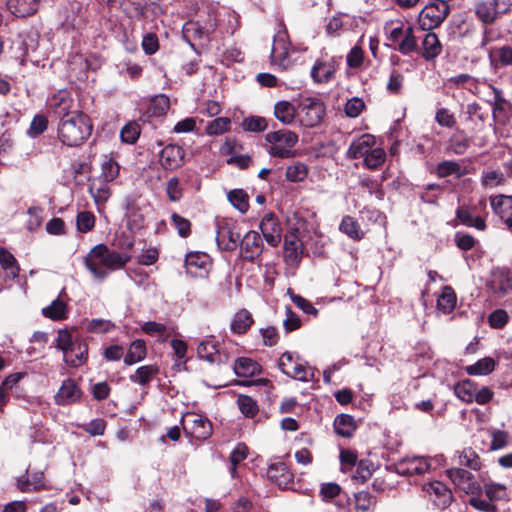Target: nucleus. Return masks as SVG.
Masks as SVG:
<instances>
[{
    "label": "nucleus",
    "mask_w": 512,
    "mask_h": 512,
    "mask_svg": "<svg viewBox=\"0 0 512 512\" xmlns=\"http://www.w3.org/2000/svg\"><path fill=\"white\" fill-rule=\"evenodd\" d=\"M115 241L121 251L111 250L105 244H97L85 256V267L96 279L104 280L109 272L124 268L131 260L130 252L134 246L132 239L122 233Z\"/></svg>",
    "instance_id": "f257e3e1"
},
{
    "label": "nucleus",
    "mask_w": 512,
    "mask_h": 512,
    "mask_svg": "<svg viewBox=\"0 0 512 512\" xmlns=\"http://www.w3.org/2000/svg\"><path fill=\"white\" fill-rule=\"evenodd\" d=\"M90 118L81 111H74L67 118L59 120L57 137L69 147H76L83 144L92 133Z\"/></svg>",
    "instance_id": "f03ea898"
},
{
    "label": "nucleus",
    "mask_w": 512,
    "mask_h": 512,
    "mask_svg": "<svg viewBox=\"0 0 512 512\" xmlns=\"http://www.w3.org/2000/svg\"><path fill=\"white\" fill-rule=\"evenodd\" d=\"M269 142V154L278 158H289L294 156L292 147L298 142V135L290 130L282 129L266 134Z\"/></svg>",
    "instance_id": "7ed1b4c3"
},
{
    "label": "nucleus",
    "mask_w": 512,
    "mask_h": 512,
    "mask_svg": "<svg viewBox=\"0 0 512 512\" xmlns=\"http://www.w3.org/2000/svg\"><path fill=\"white\" fill-rule=\"evenodd\" d=\"M474 13L477 19L485 25L481 40V47L483 48L495 39L494 31L491 27H488V25L493 24L502 14L496 8L492 0L477 1L474 4Z\"/></svg>",
    "instance_id": "20e7f679"
},
{
    "label": "nucleus",
    "mask_w": 512,
    "mask_h": 512,
    "mask_svg": "<svg viewBox=\"0 0 512 512\" xmlns=\"http://www.w3.org/2000/svg\"><path fill=\"white\" fill-rule=\"evenodd\" d=\"M278 367L287 376L303 382L313 379L314 371L308 367L299 357H294L291 352H284L278 361Z\"/></svg>",
    "instance_id": "39448f33"
},
{
    "label": "nucleus",
    "mask_w": 512,
    "mask_h": 512,
    "mask_svg": "<svg viewBox=\"0 0 512 512\" xmlns=\"http://www.w3.org/2000/svg\"><path fill=\"white\" fill-rule=\"evenodd\" d=\"M449 5L437 2L427 4L419 13L418 23L423 31L438 27L449 13Z\"/></svg>",
    "instance_id": "423d86ee"
},
{
    "label": "nucleus",
    "mask_w": 512,
    "mask_h": 512,
    "mask_svg": "<svg viewBox=\"0 0 512 512\" xmlns=\"http://www.w3.org/2000/svg\"><path fill=\"white\" fill-rule=\"evenodd\" d=\"M184 431L197 440L208 439L213 432L212 424L208 418L195 413H187L181 419Z\"/></svg>",
    "instance_id": "0eeeda50"
},
{
    "label": "nucleus",
    "mask_w": 512,
    "mask_h": 512,
    "mask_svg": "<svg viewBox=\"0 0 512 512\" xmlns=\"http://www.w3.org/2000/svg\"><path fill=\"white\" fill-rule=\"evenodd\" d=\"M301 122L306 127H315L321 123L325 114L324 104L316 98H306L301 102Z\"/></svg>",
    "instance_id": "6e6552de"
},
{
    "label": "nucleus",
    "mask_w": 512,
    "mask_h": 512,
    "mask_svg": "<svg viewBox=\"0 0 512 512\" xmlns=\"http://www.w3.org/2000/svg\"><path fill=\"white\" fill-rule=\"evenodd\" d=\"M48 108L54 113L55 116H57L60 119L67 118L74 111H77L76 109H73L74 107V100L72 98V95L67 90H59L58 92L54 93L47 102Z\"/></svg>",
    "instance_id": "1a4fd4ad"
},
{
    "label": "nucleus",
    "mask_w": 512,
    "mask_h": 512,
    "mask_svg": "<svg viewBox=\"0 0 512 512\" xmlns=\"http://www.w3.org/2000/svg\"><path fill=\"white\" fill-rule=\"evenodd\" d=\"M489 202L494 215L512 233V196L502 194L490 196Z\"/></svg>",
    "instance_id": "9d476101"
},
{
    "label": "nucleus",
    "mask_w": 512,
    "mask_h": 512,
    "mask_svg": "<svg viewBox=\"0 0 512 512\" xmlns=\"http://www.w3.org/2000/svg\"><path fill=\"white\" fill-rule=\"evenodd\" d=\"M260 230L270 246L276 247L280 243L282 227L274 213H267L263 216L260 222Z\"/></svg>",
    "instance_id": "9b49d317"
},
{
    "label": "nucleus",
    "mask_w": 512,
    "mask_h": 512,
    "mask_svg": "<svg viewBox=\"0 0 512 512\" xmlns=\"http://www.w3.org/2000/svg\"><path fill=\"white\" fill-rule=\"evenodd\" d=\"M447 475L454 485L466 494H476L481 490L480 485L474 480V476L467 470L451 468L447 470Z\"/></svg>",
    "instance_id": "f8f14e48"
},
{
    "label": "nucleus",
    "mask_w": 512,
    "mask_h": 512,
    "mask_svg": "<svg viewBox=\"0 0 512 512\" xmlns=\"http://www.w3.org/2000/svg\"><path fill=\"white\" fill-rule=\"evenodd\" d=\"M284 260L290 266H297L303 257L304 249L296 233L290 232L284 236Z\"/></svg>",
    "instance_id": "ddd939ff"
},
{
    "label": "nucleus",
    "mask_w": 512,
    "mask_h": 512,
    "mask_svg": "<svg viewBox=\"0 0 512 512\" xmlns=\"http://www.w3.org/2000/svg\"><path fill=\"white\" fill-rule=\"evenodd\" d=\"M82 391L72 379H66L62 382L59 390L54 396L57 405L66 406L80 401Z\"/></svg>",
    "instance_id": "4468645a"
},
{
    "label": "nucleus",
    "mask_w": 512,
    "mask_h": 512,
    "mask_svg": "<svg viewBox=\"0 0 512 512\" xmlns=\"http://www.w3.org/2000/svg\"><path fill=\"white\" fill-rule=\"evenodd\" d=\"M184 156L182 147L170 144L161 150L159 162L166 170H176L184 164Z\"/></svg>",
    "instance_id": "2eb2a0df"
},
{
    "label": "nucleus",
    "mask_w": 512,
    "mask_h": 512,
    "mask_svg": "<svg viewBox=\"0 0 512 512\" xmlns=\"http://www.w3.org/2000/svg\"><path fill=\"white\" fill-rule=\"evenodd\" d=\"M423 490L439 508H446L452 501L451 491L440 481H433L425 484Z\"/></svg>",
    "instance_id": "dca6fc26"
},
{
    "label": "nucleus",
    "mask_w": 512,
    "mask_h": 512,
    "mask_svg": "<svg viewBox=\"0 0 512 512\" xmlns=\"http://www.w3.org/2000/svg\"><path fill=\"white\" fill-rule=\"evenodd\" d=\"M263 250L262 239L258 232H247L241 241V255L244 259L253 261L259 257Z\"/></svg>",
    "instance_id": "f3484780"
},
{
    "label": "nucleus",
    "mask_w": 512,
    "mask_h": 512,
    "mask_svg": "<svg viewBox=\"0 0 512 512\" xmlns=\"http://www.w3.org/2000/svg\"><path fill=\"white\" fill-rule=\"evenodd\" d=\"M290 44L285 33H278L274 37L271 59L274 64L280 67H287L289 64Z\"/></svg>",
    "instance_id": "a211bd4d"
},
{
    "label": "nucleus",
    "mask_w": 512,
    "mask_h": 512,
    "mask_svg": "<svg viewBox=\"0 0 512 512\" xmlns=\"http://www.w3.org/2000/svg\"><path fill=\"white\" fill-rule=\"evenodd\" d=\"M267 477L282 489L288 488L293 483V474L284 462L271 463L267 469Z\"/></svg>",
    "instance_id": "6ab92c4d"
},
{
    "label": "nucleus",
    "mask_w": 512,
    "mask_h": 512,
    "mask_svg": "<svg viewBox=\"0 0 512 512\" xmlns=\"http://www.w3.org/2000/svg\"><path fill=\"white\" fill-rule=\"evenodd\" d=\"M240 234L234 231V227L228 222L218 225L216 240L220 248L226 251H233L237 248Z\"/></svg>",
    "instance_id": "aec40b11"
},
{
    "label": "nucleus",
    "mask_w": 512,
    "mask_h": 512,
    "mask_svg": "<svg viewBox=\"0 0 512 512\" xmlns=\"http://www.w3.org/2000/svg\"><path fill=\"white\" fill-rule=\"evenodd\" d=\"M375 145L376 138L373 135L363 134L350 144L347 157L350 159L365 158Z\"/></svg>",
    "instance_id": "412c9836"
},
{
    "label": "nucleus",
    "mask_w": 512,
    "mask_h": 512,
    "mask_svg": "<svg viewBox=\"0 0 512 512\" xmlns=\"http://www.w3.org/2000/svg\"><path fill=\"white\" fill-rule=\"evenodd\" d=\"M87 357L88 345L81 341H76V343L63 354L64 362L74 368L80 367L86 363Z\"/></svg>",
    "instance_id": "4be33fe9"
},
{
    "label": "nucleus",
    "mask_w": 512,
    "mask_h": 512,
    "mask_svg": "<svg viewBox=\"0 0 512 512\" xmlns=\"http://www.w3.org/2000/svg\"><path fill=\"white\" fill-rule=\"evenodd\" d=\"M198 356L210 363L223 362V356L219 351L218 342L214 338H208L200 342L197 348Z\"/></svg>",
    "instance_id": "5701e85b"
},
{
    "label": "nucleus",
    "mask_w": 512,
    "mask_h": 512,
    "mask_svg": "<svg viewBox=\"0 0 512 512\" xmlns=\"http://www.w3.org/2000/svg\"><path fill=\"white\" fill-rule=\"evenodd\" d=\"M39 7V0H8L7 8L16 17L33 15Z\"/></svg>",
    "instance_id": "b1692460"
},
{
    "label": "nucleus",
    "mask_w": 512,
    "mask_h": 512,
    "mask_svg": "<svg viewBox=\"0 0 512 512\" xmlns=\"http://www.w3.org/2000/svg\"><path fill=\"white\" fill-rule=\"evenodd\" d=\"M442 52V45L438 36L433 32L426 33L422 40L421 55L427 60L431 61L438 57Z\"/></svg>",
    "instance_id": "393cba45"
},
{
    "label": "nucleus",
    "mask_w": 512,
    "mask_h": 512,
    "mask_svg": "<svg viewBox=\"0 0 512 512\" xmlns=\"http://www.w3.org/2000/svg\"><path fill=\"white\" fill-rule=\"evenodd\" d=\"M335 72L332 62L316 61L311 69V77L318 84L327 83L334 78Z\"/></svg>",
    "instance_id": "a878e982"
},
{
    "label": "nucleus",
    "mask_w": 512,
    "mask_h": 512,
    "mask_svg": "<svg viewBox=\"0 0 512 512\" xmlns=\"http://www.w3.org/2000/svg\"><path fill=\"white\" fill-rule=\"evenodd\" d=\"M449 89L464 88L473 94H478V81L469 74H459L448 78L445 82Z\"/></svg>",
    "instance_id": "bb28decb"
},
{
    "label": "nucleus",
    "mask_w": 512,
    "mask_h": 512,
    "mask_svg": "<svg viewBox=\"0 0 512 512\" xmlns=\"http://www.w3.org/2000/svg\"><path fill=\"white\" fill-rule=\"evenodd\" d=\"M333 426L335 432L339 436L350 438L356 431L358 423L353 416L349 414H340L334 419Z\"/></svg>",
    "instance_id": "cd10ccee"
},
{
    "label": "nucleus",
    "mask_w": 512,
    "mask_h": 512,
    "mask_svg": "<svg viewBox=\"0 0 512 512\" xmlns=\"http://www.w3.org/2000/svg\"><path fill=\"white\" fill-rule=\"evenodd\" d=\"M158 373L159 367L156 364L143 365L129 376V380L141 386H148Z\"/></svg>",
    "instance_id": "c85d7f7f"
},
{
    "label": "nucleus",
    "mask_w": 512,
    "mask_h": 512,
    "mask_svg": "<svg viewBox=\"0 0 512 512\" xmlns=\"http://www.w3.org/2000/svg\"><path fill=\"white\" fill-rule=\"evenodd\" d=\"M253 323L252 314L247 309H240L234 314L230 328L233 333L240 335L246 333Z\"/></svg>",
    "instance_id": "c756f323"
},
{
    "label": "nucleus",
    "mask_w": 512,
    "mask_h": 512,
    "mask_svg": "<svg viewBox=\"0 0 512 512\" xmlns=\"http://www.w3.org/2000/svg\"><path fill=\"white\" fill-rule=\"evenodd\" d=\"M457 297L451 286H444L437 298V309L443 314L451 313L456 306Z\"/></svg>",
    "instance_id": "7c9ffc66"
},
{
    "label": "nucleus",
    "mask_w": 512,
    "mask_h": 512,
    "mask_svg": "<svg viewBox=\"0 0 512 512\" xmlns=\"http://www.w3.org/2000/svg\"><path fill=\"white\" fill-rule=\"evenodd\" d=\"M147 354L146 344L143 340L137 339L133 341L124 356V363L126 365H133L142 361Z\"/></svg>",
    "instance_id": "2f4dec72"
},
{
    "label": "nucleus",
    "mask_w": 512,
    "mask_h": 512,
    "mask_svg": "<svg viewBox=\"0 0 512 512\" xmlns=\"http://www.w3.org/2000/svg\"><path fill=\"white\" fill-rule=\"evenodd\" d=\"M458 464L478 471L481 469L482 463L479 455L472 448H464L457 452Z\"/></svg>",
    "instance_id": "473e14b6"
},
{
    "label": "nucleus",
    "mask_w": 512,
    "mask_h": 512,
    "mask_svg": "<svg viewBox=\"0 0 512 512\" xmlns=\"http://www.w3.org/2000/svg\"><path fill=\"white\" fill-rule=\"evenodd\" d=\"M42 314L53 321H60L67 318L68 309L64 301L55 299L52 303L42 309Z\"/></svg>",
    "instance_id": "72a5a7b5"
},
{
    "label": "nucleus",
    "mask_w": 512,
    "mask_h": 512,
    "mask_svg": "<svg viewBox=\"0 0 512 512\" xmlns=\"http://www.w3.org/2000/svg\"><path fill=\"white\" fill-rule=\"evenodd\" d=\"M477 386L476 384L467 379L457 383L454 387V392L456 396L466 403H472L475 398Z\"/></svg>",
    "instance_id": "f704fd0d"
},
{
    "label": "nucleus",
    "mask_w": 512,
    "mask_h": 512,
    "mask_svg": "<svg viewBox=\"0 0 512 512\" xmlns=\"http://www.w3.org/2000/svg\"><path fill=\"white\" fill-rule=\"evenodd\" d=\"M339 230L353 240H361L364 233L361 231L359 223L351 216L343 217Z\"/></svg>",
    "instance_id": "c9c22d12"
},
{
    "label": "nucleus",
    "mask_w": 512,
    "mask_h": 512,
    "mask_svg": "<svg viewBox=\"0 0 512 512\" xmlns=\"http://www.w3.org/2000/svg\"><path fill=\"white\" fill-rule=\"evenodd\" d=\"M274 115L280 122L289 125L295 119V108L288 101H280L274 107Z\"/></svg>",
    "instance_id": "e433bc0d"
},
{
    "label": "nucleus",
    "mask_w": 512,
    "mask_h": 512,
    "mask_svg": "<svg viewBox=\"0 0 512 512\" xmlns=\"http://www.w3.org/2000/svg\"><path fill=\"white\" fill-rule=\"evenodd\" d=\"M436 174L440 178H445L450 175L461 178L466 174V170L456 161H442L436 167Z\"/></svg>",
    "instance_id": "4c0bfd02"
},
{
    "label": "nucleus",
    "mask_w": 512,
    "mask_h": 512,
    "mask_svg": "<svg viewBox=\"0 0 512 512\" xmlns=\"http://www.w3.org/2000/svg\"><path fill=\"white\" fill-rule=\"evenodd\" d=\"M404 464L406 465L405 469L402 470V473L408 475H420L427 472L430 468V463L424 457H413L405 460Z\"/></svg>",
    "instance_id": "58836bf2"
},
{
    "label": "nucleus",
    "mask_w": 512,
    "mask_h": 512,
    "mask_svg": "<svg viewBox=\"0 0 512 512\" xmlns=\"http://www.w3.org/2000/svg\"><path fill=\"white\" fill-rule=\"evenodd\" d=\"M0 265L7 274L15 279L19 275V265L15 257L5 248H0Z\"/></svg>",
    "instance_id": "ea45409f"
},
{
    "label": "nucleus",
    "mask_w": 512,
    "mask_h": 512,
    "mask_svg": "<svg viewBox=\"0 0 512 512\" xmlns=\"http://www.w3.org/2000/svg\"><path fill=\"white\" fill-rule=\"evenodd\" d=\"M506 273L507 269H503L494 273L493 278L489 284L491 291L498 296H504L509 291H511L509 282H506Z\"/></svg>",
    "instance_id": "a19ab883"
},
{
    "label": "nucleus",
    "mask_w": 512,
    "mask_h": 512,
    "mask_svg": "<svg viewBox=\"0 0 512 512\" xmlns=\"http://www.w3.org/2000/svg\"><path fill=\"white\" fill-rule=\"evenodd\" d=\"M496 366V362L491 357H484L478 360L475 364L469 365L465 368L469 375H488Z\"/></svg>",
    "instance_id": "79ce46f5"
},
{
    "label": "nucleus",
    "mask_w": 512,
    "mask_h": 512,
    "mask_svg": "<svg viewBox=\"0 0 512 512\" xmlns=\"http://www.w3.org/2000/svg\"><path fill=\"white\" fill-rule=\"evenodd\" d=\"M308 166L303 162H293L286 168L285 176L290 182H301L308 176Z\"/></svg>",
    "instance_id": "37998d69"
},
{
    "label": "nucleus",
    "mask_w": 512,
    "mask_h": 512,
    "mask_svg": "<svg viewBox=\"0 0 512 512\" xmlns=\"http://www.w3.org/2000/svg\"><path fill=\"white\" fill-rule=\"evenodd\" d=\"M141 330L150 336H158L160 340L166 341L170 336V329L167 325L155 321H147L141 325Z\"/></svg>",
    "instance_id": "c03bdc74"
},
{
    "label": "nucleus",
    "mask_w": 512,
    "mask_h": 512,
    "mask_svg": "<svg viewBox=\"0 0 512 512\" xmlns=\"http://www.w3.org/2000/svg\"><path fill=\"white\" fill-rule=\"evenodd\" d=\"M385 160L386 153L384 149L375 145L364 158L363 164L367 169L376 170L384 164Z\"/></svg>",
    "instance_id": "a18cd8bd"
},
{
    "label": "nucleus",
    "mask_w": 512,
    "mask_h": 512,
    "mask_svg": "<svg viewBox=\"0 0 512 512\" xmlns=\"http://www.w3.org/2000/svg\"><path fill=\"white\" fill-rule=\"evenodd\" d=\"M229 202L241 213H246L249 209V196L242 189H234L227 194Z\"/></svg>",
    "instance_id": "49530a36"
},
{
    "label": "nucleus",
    "mask_w": 512,
    "mask_h": 512,
    "mask_svg": "<svg viewBox=\"0 0 512 512\" xmlns=\"http://www.w3.org/2000/svg\"><path fill=\"white\" fill-rule=\"evenodd\" d=\"M489 58L502 66H512V46L503 45L489 51Z\"/></svg>",
    "instance_id": "de8ad7c7"
},
{
    "label": "nucleus",
    "mask_w": 512,
    "mask_h": 512,
    "mask_svg": "<svg viewBox=\"0 0 512 512\" xmlns=\"http://www.w3.org/2000/svg\"><path fill=\"white\" fill-rule=\"evenodd\" d=\"M418 44L417 39L414 35V30L412 27H408L405 29V35L398 43L396 49L403 55H407L413 53L417 50Z\"/></svg>",
    "instance_id": "09e8293b"
},
{
    "label": "nucleus",
    "mask_w": 512,
    "mask_h": 512,
    "mask_svg": "<svg viewBox=\"0 0 512 512\" xmlns=\"http://www.w3.org/2000/svg\"><path fill=\"white\" fill-rule=\"evenodd\" d=\"M234 370L238 376L247 377L256 374L259 366L252 359L242 357L236 360Z\"/></svg>",
    "instance_id": "8fccbe9b"
},
{
    "label": "nucleus",
    "mask_w": 512,
    "mask_h": 512,
    "mask_svg": "<svg viewBox=\"0 0 512 512\" xmlns=\"http://www.w3.org/2000/svg\"><path fill=\"white\" fill-rule=\"evenodd\" d=\"M484 492L487 498L493 501L505 500L508 497L507 488L504 484L488 482L484 484Z\"/></svg>",
    "instance_id": "3c124183"
},
{
    "label": "nucleus",
    "mask_w": 512,
    "mask_h": 512,
    "mask_svg": "<svg viewBox=\"0 0 512 512\" xmlns=\"http://www.w3.org/2000/svg\"><path fill=\"white\" fill-rule=\"evenodd\" d=\"M470 145L469 138L463 133H455L449 141L448 150L456 155H462Z\"/></svg>",
    "instance_id": "603ef678"
},
{
    "label": "nucleus",
    "mask_w": 512,
    "mask_h": 512,
    "mask_svg": "<svg viewBox=\"0 0 512 512\" xmlns=\"http://www.w3.org/2000/svg\"><path fill=\"white\" fill-rule=\"evenodd\" d=\"M237 404L241 413L246 417L253 418L259 411L256 401L248 395H239Z\"/></svg>",
    "instance_id": "864d4df0"
},
{
    "label": "nucleus",
    "mask_w": 512,
    "mask_h": 512,
    "mask_svg": "<svg viewBox=\"0 0 512 512\" xmlns=\"http://www.w3.org/2000/svg\"><path fill=\"white\" fill-rule=\"evenodd\" d=\"M505 181L504 174L500 170L483 171L481 175V184L485 188H494Z\"/></svg>",
    "instance_id": "5fc2aeb1"
},
{
    "label": "nucleus",
    "mask_w": 512,
    "mask_h": 512,
    "mask_svg": "<svg viewBox=\"0 0 512 512\" xmlns=\"http://www.w3.org/2000/svg\"><path fill=\"white\" fill-rule=\"evenodd\" d=\"M76 225L78 231L87 233L95 226V216L92 212L82 211L78 213L76 218Z\"/></svg>",
    "instance_id": "6e6d98bb"
},
{
    "label": "nucleus",
    "mask_w": 512,
    "mask_h": 512,
    "mask_svg": "<svg viewBox=\"0 0 512 512\" xmlns=\"http://www.w3.org/2000/svg\"><path fill=\"white\" fill-rule=\"evenodd\" d=\"M230 119L227 117H219L211 121L207 127L206 132L209 135H220L229 130Z\"/></svg>",
    "instance_id": "4d7b16f0"
},
{
    "label": "nucleus",
    "mask_w": 512,
    "mask_h": 512,
    "mask_svg": "<svg viewBox=\"0 0 512 512\" xmlns=\"http://www.w3.org/2000/svg\"><path fill=\"white\" fill-rule=\"evenodd\" d=\"M140 135V126L136 122H129L126 124L120 133L122 141L128 144H133L137 141Z\"/></svg>",
    "instance_id": "13d9d810"
},
{
    "label": "nucleus",
    "mask_w": 512,
    "mask_h": 512,
    "mask_svg": "<svg viewBox=\"0 0 512 512\" xmlns=\"http://www.w3.org/2000/svg\"><path fill=\"white\" fill-rule=\"evenodd\" d=\"M242 127L245 131L262 132L267 128V122L263 117L251 116L243 120Z\"/></svg>",
    "instance_id": "bf43d9fd"
},
{
    "label": "nucleus",
    "mask_w": 512,
    "mask_h": 512,
    "mask_svg": "<svg viewBox=\"0 0 512 512\" xmlns=\"http://www.w3.org/2000/svg\"><path fill=\"white\" fill-rule=\"evenodd\" d=\"M114 327L115 325L109 320L92 319L87 323L86 330L91 333L101 334L110 332Z\"/></svg>",
    "instance_id": "052dcab7"
},
{
    "label": "nucleus",
    "mask_w": 512,
    "mask_h": 512,
    "mask_svg": "<svg viewBox=\"0 0 512 512\" xmlns=\"http://www.w3.org/2000/svg\"><path fill=\"white\" fill-rule=\"evenodd\" d=\"M376 504V499L367 491H360L355 494V507L360 511H368Z\"/></svg>",
    "instance_id": "680f3d73"
},
{
    "label": "nucleus",
    "mask_w": 512,
    "mask_h": 512,
    "mask_svg": "<svg viewBox=\"0 0 512 512\" xmlns=\"http://www.w3.org/2000/svg\"><path fill=\"white\" fill-rule=\"evenodd\" d=\"M48 128V119L43 114H37L33 117L28 134L32 137L38 136L44 133Z\"/></svg>",
    "instance_id": "e2e57ef3"
},
{
    "label": "nucleus",
    "mask_w": 512,
    "mask_h": 512,
    "mask_svg": "<svg viewBox=\"0 0 512 512\" xmlns=\"http://www.w3.org/2000/svg\"><path fill=\"white\" fill-rule=\"evenodd\" d=\"M120 171V166L117 162L109 159L102 164L101 178L103 182H111L115 180Z\"/></svg>",
    "instance_id": "0e129e2a"
},
{
    "label": "nucleus",
    "mask_w": 512,
    "mask_h": 512,
    "mask_svg": "<svg viewBox=\"0 0 512 512\" xmlns=\"http://www.w3.org/2000/svg\"><path fill=\"white\" fill-rule=\"evenodd\" d=\"M435 121L438 125L445 128H453L456 124V118L447 108H440L435 113Z\"/></svg>",
    "instance_id": "69168bd1"
},
{
    "label": "nucleus",
    "mask_w": 512,
    "mask_h": 512,
    "mask_svg": "<svg viewBox=\"0 0 512 512\" xmlns=\"http://www.w3.org/2000/svg\"><path fill=\"white\" fill-rule=\"evenodd\" d=\"M171 220L180 237L186 238L191 234V222L183 216L173 213Z\"/></svg>",
    "instance_id": "338daca9"
},
{
    "label": "nucleus",
    "mask_w": 512,
    "mask_h": 512,
    "mask_svg": "<svg viewBox=\"0 0 512 512\" xmlns=\"http://www.w3.org/2000/svg\"><path fill=\"white\" fill-rule=\"evenodd\" d=\"M170 107V100L165 95H157L151 100V110L153 115L161 116L166 114Z\"/></svg>",
    "instance_id": "774afa93"
}]
</instances>
